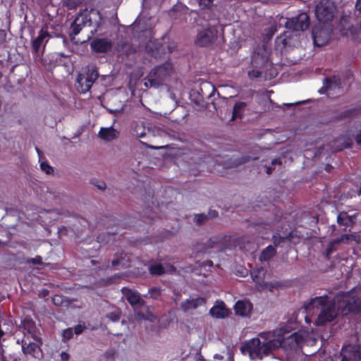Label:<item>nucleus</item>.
Segmentation results:
<instances>
[{
	"label": "nucleus",
	"instance_id": "nucleus-1",
	"mask_svg": "<svg viewBox=\"0 0 361 361\" xmlns=\"http://www.w3.org/2000/svg\"><path fill=\"white\" fill-rule=\"evenodd\" d=\"M303 341L302 334L294 333L287 338L276 336L274 332H262L257 338L248 341L245 348L251 359L262 360L264 357L273 355L282 348L285 350H296L300 348Z\"/></svg>",
	"mask_w": 361,
	"mask_h": 361
},
{
	"label": "nucleus",
	"instance_id": "nucleus-2",
	"mask_svg": "<svg viewBox=\"0 0 361 361\" xmlns=\"http://www.w3.org/2000/svg\"><path fill=\"white\" fill-rule=\"evenodd\" d=\"M336 298L330 300L326 295L319 296L312 298L304 307L307 314H317L314 322L317 326H324L334 321L338 316L340 308L336 307Z\"/></svg>",
	"mask_w": 361,
	"mask_h": 361
},
{
	"label": "nucleus",
	"instance_id": "nucleus-3",
	"mask_svg": "<svg viewBox=\"0 0 361 361\" xmlns=\"http://www.w3.org/2000/svg\"><path fill=\"white\" fill-rule=\"evenodd\" d=\"M336 300L343 314L348 312H361V288H355L348 293L338 294L336 295Z\"/></svg>",
	"mask_w": 361,
	"mask_h": 361
},
{
	"label": "nucleus",
	"instance_id": "nucleus-4",
	"mask_svg": "<svg viewBox=\"0 0 361 361\" xmlns=\"http://www.w3.org/2000/svg\"><path fill=\"white\" fill-rule=\"evenodd\" d=\"M174 73V68L170 61H166L154 68L145 78L147 87H159L167 80Z\"/></svg>",
	"mask_w": 361,
	"mask_h": 361
},
{
	"label": "nucleus",
	"instance_id": "nucleus-5",
	"mask_svg": "<svg viewBox=\"0 0 361 361\" xmlns=\"http://www.w3.org/2000/svg\"><path fill=\"white\" fill-rule=\"evenodd\" d=\"M99 76L94 66H87L77 78L76 88L80 93H85L90 90L93 83Z\"/></svg>",
	"mask_w": 361,
	"mask_h": 361
},
{
	"label": "nucleus",
	"instance_id": "nucleus-6",
	"mask_svg": "<svg viewBox=\"0 0 361 361\" xmlns=\"http://www.w3.org/2000/svg\"><path fill=\"white\" fill-rule=\"evenodd\" d=\"M336 13V6L334 2L331 0H322L315 8L317 18L324 24L331 21Z\"/></svg>",
	"mask_w": 361,
	"mask_h": 361
},
{
	"label": "nucleus",
	"instance_id": "nucleus-7",
	"mask_svg": "<svg viewBox=\"0 0 361 361\" xmlns=\"http://www.w3.org/2000/svg\"><path fill=\"white\" fill-rule=\"evenodd\" d=\"M218 37V31L214 26L208 27L196 36L195 44L199 47H207L214 44Z\"/></svg>",
	"mask_w": 361,
	"mask_h": 361
},
{
	"label": "nucleus",
	"instance_id": "nucleus-8",
	"mask_svg": "<svg viewBox=\"0 0 361 361\" xmlns=\"http://www.w3.org/2000/svg\"><path fill=\"white\" fill-rule=\"evenodd\" d=\"M270 49L267 44L259 46L255 50L252 56V65L256 68L265 67L269 59Z\"/></svg>",
	"mask_w": 361,
	"mask_h": 361
},
{
	"label": "nucleus",
	"instance_id": "nucleus-9",
	"mask_svg": "<svg viewBox=\"0 0 361 361\" xmlns=\"http://www.w3.org/2000/svg\"><path fill=\"white\" fill-rule=\"evenodd\" d=\"M35 342L29 341L28 336H25V338L23 340L22 348L25 355H30L35 358L42 359L43 354L39 347L41 341L37 336H32Z\"/></svg>",
	"mask_w": 361,
	"mask_h": 361
},
{
	"label": "nucleus",
	"instance_id": "nucleus-10",
	"mask_svg": "<svg viewBox=\"0 0 361 361\" xmlns=\"http://www.w3.org/2000/svg\"><path fill=\"white\" fill-rule=\"evenodd\" d=\"M310 25L309 16L306 13H301L296 17L286 19L285 26L288 30L304 31Z\"/></svg>",
	"mask_w": 361,
	"mask_h": 361
},
{
	"label": "nucleus",
	"instance_id": "nucleus-11",
	"mask_svg": "<svg viewBox=\"0 0 361 361\" xmlns=\"http://www.w3.org/2000/svg\"><path fill=\"white\" fill-rule=\"evenodd\" d=\"M331 28L329 25L315 26L312 30V37L315 45L322 47L330 39Z\"/></svg>",
	"mask_w": 361,
	"mask_h": 361
},
{
	"label": "nucleus",
	"instance_id": "nucleus-12",
	"mask_svg": "<svg viewBox=\"0 0 361 361\" xmlns=\"http://www.w3.org/2000/svg\"><path fill=\"white\" fill-rule=\"evenodd\" d=\"M294 34L291 31L288 30L277 37L275 40L276 49L280 51H283V50L287 47L294 45L292 42V38Z\"/></svg>",
	"mask_w": 361,
	"mask_h": 361
},
{
	"label": "nucleus",
	"instance_id": "nucleus-13",
	"mask_svg": "<svg viewBox=\"0 0 361 361\" xmlns=\"http://www.w3.org/2000/svg\"><path fill=\"white\" fill-rule=\"evenodd\" d=\"M122 293L125 295L128 302L132 306H143L145 304V300L141 298L139 293L135 290L123 288L122 289Z\"/></svg>",
	"mask_w": 361,
	"mask_h": 361
},
{
	"label": "nucleus",
	"instance_id": "nucleus-14",
	"mask_svg": "<svg viewBox=\"0 0 361 361\" xmlns=\"http://www.w3.org/2000/svg\"><path fill=\"white\" fill-rule=\"evenodd\" d=\"M206 300L204 298L197 297L196 298H190L180 303V309L185 312H188L192 310H196L200 306L205 305Z\"/></svg>",
	"mask_w": 361,
	"mask_h": 361
},
{
	"label": "nucleus",
	"instance_id": "nucleus-15",
	"mask_svg": "<svg viewBox=\"0 0 361 361\" xmlns=\"http://www.w3.org/2000/svg\"><path fill=\"white\" fill-rule=\"evenodd\" d=\"M340 87V80L336 77L326 78L324 81V86L319 89V92L321 94L326 93L330 95L331 91L339 90Z\"/></svg>",
	"mask_w": 361,
	"mask_h": 361
},
{
	"label": "nucleus",
	"instance_id": "nucleus-16",
	"mask_svg": "<svg viewBox=\"0 0 361 361\" xmlns=\"http://www.w3.org/2000/svg\"><path fill=\"white\" fill-rule=\"evenodd\" d=\"M111 47L112 43L107 39H96L91 42V48L96 52H106Z\"/></svg>",
	"mask_w": 361,
	"mask_h": 361
},
{
	"label": "nucleus",
	"instance_id": "nucleus-17",
	"mask_svg": "<svg viewBox=\"0 0 361 361\" xmlns=\"http://www.w3.org/2000/svg\"><path fill=\"white\" fill-rule=\"evenodd\" d=\"M252 309V305L251 302L246 300H238L234 306L236 314L242 317L248 316L250 314Z\"/></svg>",
	"mask_w": 361,
	"mask_h": 361
},
{
	"label": "nucleus",
	"instance_id": "nucleus-18",
	"mask_svg": "<svg viewBox=\"0 0 361 361\" xmlns=\"http://www.w3.org/2000/svg\"><path fill=\"white\" fill-rule=\"evenodd\" d=\"M98 135L101 139L109 142L118 138L119 136V132L112 126L109 128H101Z\"/></svg>",
	"mask_w": 361,
	"mask_h": 361
},
{
	"label": "nucleus",
	"instance_id": "nucleus-19",
	"mask_svg": "<svg viewBox=\"0 0 361 361\" xmlns=\"http://www.w3.org/2000/svg\"><path fill=\"white\" fill-rule=\"evenodd\" d=\"M209 313L213 317L217 319H224L228 315V311L222 301H217L215 305L211 308Z\"/></svg>",
	"mask_w": 361,
	"mask_h": 361
},
{
	"label": "nucleus",
	"instance_id": "nucleus-20",
	"mask_svg": "<svg viewBox=\"0 0 361 361\" xmlns=\"http://www.w3.org/2000/svg\"><path fill=\"white\" fill-rule=\"evenodd\" d=\"M90 22V18H88L86 13H82L78 16L74 22L71 24L72 35H77L82 29V25L85 24V21Z\"/></svg>",
	"mask_w": 361,
	"mask_h": 361
},
{
	"label": "nucleus",
	"instance_id": "nucleus-21",
	"mask_svg": "<svg viewBox=\"0 0 361 361\" xmlns=\"http://www.w3.org/2000/svg\"><path fill=\"white\" fill-rule=\"evenodd\" d=\"M49 35L45 30H42L36 39L32 41V49L37 53L40 47L48 41Z\"/></svg>",
	"mask_w": 361,
	"mask_h": 361
},
{
	"label": "nucleus",
	"instance_id": "nucleus-22",
	"mask_svg": "<svg viewBox=\"0 0 361 361\" xmlns=\"http://www.w3.org/2000/svg\"><path fill=\"white\" fill-rule=\"evenodd\" d=\"M215 88L212 84L209 82H203L200 84V91L203 98H209L211 97L214 92Z\"/></svg>",
	"mask_w": 361,
	"mask_h": 361
},
{
	"label": "nucleus",
	"instance_id": "nucleus-23",
	"mask_svg": "<svg viewBox=\"0 0 361 361\" xmlns=\"http://www.w3.org/2000/svg\"><path fill=\"white\" fill-rule=\"evenodd\" d=\"M355 216H349L345 212H341L337 217V221H338V224L344 225L346 226H353L355 223Z\"/></svg>",
	"mask_w": 361,
	"mask_h": 361
},
{
	"label": "nucleus",
	"instance_id": "nucleus-24",
	"mask_svg": "<svg viewBox=\"0 0 361 361\" xmlns=\"http://www.w3.org/2000/svg\"><path fill=\"white\" fill-rule=\"evenodd\" d=\"M276 31L277 24L276 21H274L269 27L264 30V33L263 34V44H267L266 43L273 37Z\"/></svg>",
	"mask_w": 361,
	"mask_h": 361
},
{
	"label": "nucleus",
	"instance_id": "nucleus-25",
	"mask_svg": "<svg viewBox=\"0 0 361 361\" xmlns=\"http://www.w3.org/2000/svg\"><path fill=\"white\" fill-rule=\"evenodd\" d=\"M276 249L274 247L269 245L262 252L259 259L260 261H268L276 255Z\"/></svg>",
	"mask_w": 361,
	"mask_h": 361
},
{
	"label": "nucleus",
	"instance_id": "nucleus-26",
	"mask_svg": "<svg viewBox=\"0 0 361 361\" xmlns=\"http://www.w3.org/2000/svg\"><path fill=\"white\" fill-rule=\"evenodd\" d=\"M245 106L246 104L245 102H237L233 107L232 118L235 119L236 118L241 117Z\"/></svg>",
	"mask_w": 361,
	"mask_h": 361
},
{
	"label": "nucleus",
	"instance_id": "nucleus-27",
	"mask_svg": "<svg viewBox=\"0 0 361 361\" xmlns=\"http://www.w3.org/2000/svg\"><path fill=\"white\" fill-rule=\"evenodd\" d=\"M134 135L137 137H142L146 135V129L142 123H135L133 126Z\"/></svg>",
	"mask_w": 361,
	"mask_h": 361
},
{
	"label": "nucleus",
	"instance_id": "nucleus-28",
	"mask_svg": "<svg viewBox=\"0 0 361 361\" xmlns=\"http://www.w3.org/2000/svg\"><path fill=\"white\" fill-rule=\"evenodd\" d=\"M342 239L345 240V243H350L352 242H355V243L358 244L360 243L361 240L360 236L356 234L355 233L343 235Z\"/></svg>",
	"mask_w": 361,
	"mask_h": 361
},
{
	"label": "nucleus",
	"instance_id": "nucleus-29",
	"mask_svg": "<svg viewBox=\"0 0 361 361\" xmlns=\"http://www.w3.org/2000/svg\"><path fill=\"white\" fill-rule=\"evenodd\" d=\"M214 361H232V357L228 350L223 352V355L216 354L214 356Z\"/></svg>",
	"mask_w": 361,
	"mask_h": 361
},
{
	"label": "nucleus",
	"instance_id": "nucleus-30",
	"mask_svg": "<svg viewBox=\"0 0 361 361\" xmlns=\"http://www.w3.org/2000/svg\"><path fill=\"white\" fill-rule=\"evenodd\" d=\"M209 219V217L207 214H195L193 221L197 226H201L203 224H204L207 220Z\"/></svg>",
	"mask_w": 361,
	"mask_h": 361
},
{
	"label": "nucleus",
	"instance_id": "nucleus-31",
	"mask_svg": "<svg viewBox=\"0 0 361 361\" xmlns=\"http://www.w3.org/2000/svg\"><path fill=\"white\" fill-rule=\"evenodd\" d=\"M257 159H258L257 157H248V156L242 157L240 159L235 160L232 166H237L240 164H245L250 160H255Z\"/></svg>",
	"mask_w": 361,
	"mask_h": 361
},
{
	"label": "nucleus",
	"instance_id": "nucleus-32",
	"mask_svg": "<svg viewBox=\"0 0 361 361\" xmlns=\"http://www.w3.org/2000/svg\"><path fill=\"white\" fill-rule=\"evenodd\" d=\"M121 315V312L119 310H116L106 314V317L109 318L112 322H117L120 319Z\"/></svg>",
	"mask_w": 361,
	"mask_h": 361
},
{
	"label": "nucleus",
	"instance_id": "nucleus-33",
	"mask_svg": "<svg viewBox=\"0 0 361 361\" xmlns=\"http://www.w3.org/2000/svg\"><path fill=\"white\" fill-rule=\"evenodd\" d=\"M149 271L152 274L160 275L164 273V267L161 264H155L149 267Z\"/></svg>",
	"mask_w": 361,
	"mask_h": 361
},
{
	"label": "nucleus",
	"instance_id": "nucleus-34",
	"mask_svg": "<svg viewBox=\"0 0 361 361\" xmlns=\"http://www.w3.org/2000/svg\"><path fill=\"white\" fill-rule=\"evenodd\" d=\"M91 184L97 187L99 190H104L106 188V184L104 180L94 179L91 180Z\"/></svg>",
	"mask_w": 361,
	"mask_h": 361
},
{
	"label": "nucleus",
	"instance_id": "nucleus-35",
	"mask_svg": "<svg viewBox=\"0 0 361 361\" xmlns=\"http://www.w3.org/2000/svg\"><path fill=\"white\" fill-rule=\"evenodd\" d=\"M199 6L202 9H209L213 6V0H199Z\"/></svg>",
	"mask_w": 361,
	"mask_h": 361
},
{
	"label": "nucleus",
	"instance_id": "nucleus-36",
	"mask_svg": "<svg viewBox=\"0 0 361 361\" xmlns=\"http://www.w3.org/2000/svg\"><path fill=\"white\" fill-rule=\"evenodd\" d=\"M149 297L153 299H157L161 295L160 289L157 288H151L148 290Z\"/></svg>",
	"mask_w": 361,
	"mask_h": 361
},
{
	"label": "nucleus",
	"instance_id": "nucleus-37",
	"mask_svg": "<svg viewBox=\"0 0 361 361\" xmlns=\"http://www.w3.org/2000/svg\"><path fill=\"white\" fill-rule=\"evenodd\" d=\"M41 169L44 171L47 174H51L53 173V168L48 164L46 161H42L40 164Z\"/></svg>",
	"mask_w": 361,
	"mask_h": 361
},
{
	"label": "nucleus",
	"instance_id": "nucleus-38",
	"mask_svg": "<svg viewBox=\"0 0 361 361\" xmlns=\"http://www.w3.org/2000/svg\"><path fill=\"white\" fill-rule=\"evenodd\" d=\"M264 270L261 268L257 270V274H254V273H252V276L254 281H255L257 283L260 282L261 279V275H264Z\"/></svg>",
	"mask_w": 361,
	"mask_h": 361
},
{
	"label": "nucleus",
	"instance_id": "nucleus-39",
	"mask_svg": "<svg viewBox=\"0 0 361 361\" xmlns=\"http://www.w3.org/2000/svg\"><path fill=\"white\" fill-rule=\"evenodd\" d=\"M219 242V237H213L212 238H210L206 245L209 247H214V245L216 244H218Z\"/></svg>",
	"mask_w": 361,
	"mask_h": 361
},
{
	"label": "nucleus",
	"instance_id": "nucleus-40",
	"mask_svg": "<svg viewBox=\"0 0 361 361\" xmlns=\"http://www.w3.org/2000/svg\"><path fill=\"white\" fill-rule=\"evenodd\" d=\"M73 336V329L71 328H68L63 331V338L65 340H69Z\"/></svg>",
	"mask_w": 361,
	"mask_h": 361
},
{
	"label": "nucleus",
	"instance_id": "nucleus-41",
	"mask_svg": "<svg viewBox=\"0 0 361 361\" xmlns=\"http://www.w3.org/2000/svg\"><path fill=\"white\" fill-rule=\"evenodd\" d=\"M27 262L32 263L34 264H41L42 263V259L40 256H36L34 258L28 259Z\"/></svg>",
	"mask_w": 361,
	"mask_h": 361
},
{
	"label": "nucleus",
	"instance_id": "nucleus-42",
	"mask_svg": "<svg viewBox=\"0 0 361 361\" xmlns=\"http://www.w3.org/2000/svg\"><path fill=\"white\" fill-rule=\"evenodd\" d=\"M248 75L250 78H257L262 75V72L258 70H252L249 71Z\"/></svg>",
	"mask_w": 361,
	"mask_h": 361
},
{
	"label": "nucleus",
	"instance_id": "nucleus-43",
	"mask_svg": "<svg viewBox=\"0 0 361 361\" xmlns=\"http://www.w3.org/2000/svg\"><path fill=\"white\" fill-rule=\"evenodd\" d=\"M52 301L56 305H59L62 302V298L60 295H55L53 299H52Z\"/></svg>",
	"mask_w": 361,
	"mask_h": 361
},
{
	"label": "nucleus",
	"instance_id": "nucleus-44",
	"mask_svg": "<svg viewBox=\"0 0 361 361\" xmlns=\"http://www.w3.org/2000/svg\"><path fill=\"white\" fill-rule=\"evenodd\" d=\"M341 242H344L345 243V240L342 239V236H341L340 238H338L334 240H332L331 243H330V246H334L336 244H338Z\"/></svg>",
	"mask_w": 361,
	"mask_h": 361
},
{
	"label": "nucleus",
	"instance_id": "nucleus-45",
	"mask_svg": "<svg viewBox=\"0 0 361 361\" xmlns=\"http://www.w3.org/2000/svg\"><path fill=\"white\" fill-rule=\"evenodd\" d=\"M84 330V327L81 325H78L74 328V332L75 334H81Z\"/></svg>",
	"mask_w": 361,
	"mask_h": 361
},
{
	"label": "nucleus",
	"instance_id": "nucleus-46",
	"mask_svg": "<svg viewBox=\"0 0 361 361\" xmlns=\"http://www.w3.org/2000/svg\"><path fill=\"white\" fill-rule=\"evenodd\" d=\"M209 219V218H215L218 216V212L216 210H211L207 214Z\"/></svg>",
	"mask_w": 361,
	"mask_h": 361
},
{
	"label": "nucleus",
	"instance_id": "nucleus-47",
	"mask_svg": "<svg viewBox=\"0 0 361 361\" xmlns=\"http://www.w3.org/2000/svg\"><path fill=\"white\" fill-rule=\"evenodd\" d=\"M61 358L63 361H67L69 359V355L66 352H62L61 353Z\"/></svg>",
	"mask_w": 361,
	"mask_h": 361
},
{
	"label": "nucleus",
	"instance_id": "nucleus-48",
	"mask_svg": "<svg viewBox=\"0 0 361 361\" xmlns=\"http://www.w3.org/2000/svg\"><path fill=\"white\" fill-rule=\"evenodd\" d=\"M356 142L361 145V130L355 136Z\"/></svg>",
	"mask_w": 361,
	"mask_h": 361
},
{
	"label": "nucleus",
	"instance_id": "nucleus-49",
	"mask_svg": "<svg viewBox=\"0 0 361 361\" xmlns=\"http://www.w3.org/2000/svg\"><path fill=\"white\" fill-rule=\"evenodd\" d=\"M271 164L272 165H276V164H281V161L280 160H279L278 159H274L271 161Z\"/></svg>",
	"mask_w": 361,
	"mask_h": 361
},
{
	"label": "nucleus",
	"instance_id": "nucleus-50",
	"mask_svg": "<svg viewBox=\"0 0 361 361\" xmlns=\"http://www.w3.org/2000/svg\"><path fill=\"white\" fill-rule=\"evenodd\" d=\"M334 250V246H330V244L329 245V247L327 249V255H329L332 251Z\"/></svg>",
	"mask_w": 361,
	"mask_h": 361
},
{
	"label": "nucleus",
	"instance_id": "nucleus-51",
	"mask_svg": "<svg viewBox=\"0 0 361 361\" xmlns=\"http://www.w3.org/2000/svg\"><path fill=\"white\" fill-rule=\"evenodd\" d=\"M266 172L267 174H271V172H272V170H273V168H271V166H267L266 167Z\"/></svg>",
	"mask_w": 361,
	"mask_h": 361
},
{
	"label": "nucleus",
	"instance_id": "nucleus-52",
	"mask_svg": "<svg viewBox=\"0 0 361 361\" xmlns=\"http://www.w3.org/2000/svg\"><path fill=\"white\" fill-rule=\"evenodd\" d=\"M305 320H306V322H307V323H310V319L309 318V317H308V316H306V317H305Z\"/></svg>",
	"mask_w": 361,
	"mask_h": 361
},
{
	"label": "nucleus",
	"instance_id": "nucleus-53",
	"mask_svg": "<svg viewBox=\"0 0 361 361\" xmlns=\"http://www.w3.org/2000/svg\"><path fill=\"white\" fill-rule=\"evenodd\" d=\"M117 264H118L117 261H113L112 262V265L113 266H116Z\"/></svg>",
	"mask_w": 361,
	"mask_h": 361
},
{
	"label": "nucleus",
	"instance_id": "nucleus-54",
	"mask_svg": "<svg viewBox=\"0 0 361 361\" xmlns=\"http://www.w3.org/2000/svg\"><path fill=\"white\" fill-rule=\"evenodd\" d=\"M3 36V32L0 31V37Z\"/></svg>",
	"mask_w": 361,
	"mask_h": 361
},
{
	"label": "nucleus",
	"instance_id": "nucleus-55",
	"mask_svg": "<svg viewBox=\"0 0 361 361\" xmlns=\"http://www.w3.org/2000/svg\"><path fill=\"white\" fill-rule=\"evenodd\" d=\"M149 148L154 149L155 147L153 146H149Z\"/></svg>",
	"mask_w": 361,
	"mask_h": 361
}]
</instances>
